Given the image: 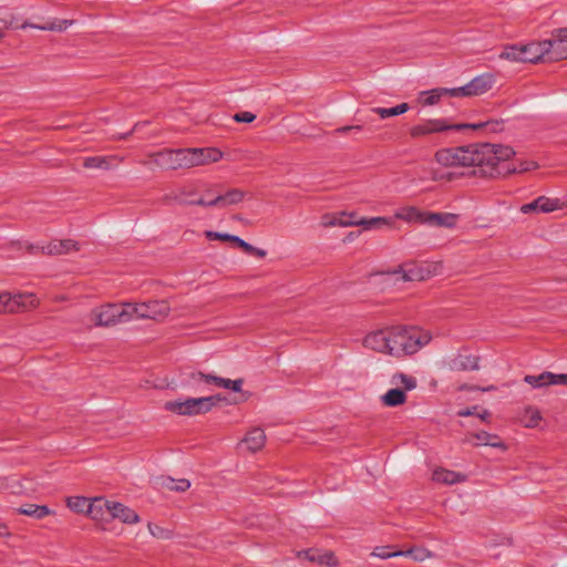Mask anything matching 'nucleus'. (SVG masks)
<instances>
[{
  "label": "nucleus",
  "mask_w": 567,
  "mask_h": 567,
  "mask_svg": "<svg viewBox=\"0 0 567 567\" xmlns=\"http://www.w3.org/2000/svg\"><path fill=\"white\" fill-rule=\"evenodd\" d=\"M515 152L498 144H471L436 152L435 159L444 166L476 167L475 174L486 177H502L513 173L529 172L538 167L534 161L509 162Z\"/></svg>",
  "instance_id": "f257e3e1"
},
{
  "label": "nucleus",
  "mask_w": 567,
  "mask_h": 567,
  "mask_svg": "<svg viewBox=\"0 0 567 567\" xmlns=\"http://www.w3.org/2000/svg\"><path fill=\"white\" fill-rule=\"evenodd\" d=\"M430 340L431 336L426 331L415 327H394L367 334L363 339V346L400 359L416 353Z\"/></svg>",
  "instance_id": "f03ea898"
},
{
  "label": "nucleus",
  "mask_w": 567,
  "mask_h": 567,
  "mask_svg": "<svg viewBox=\"0 0 567 567\" xmlns=\"http://www.w3.org/2000/svg\"><path fill=\"white\" fill-rule=\"evenodd\" d=\"M219 400L215 395L173 400L165 402L164 409L178 415L194 416L209 412Z\"/></svg>",
  "instance_id": "7ed1b4c3"
},
{
  "label": "nucleus",
  "mask_w": 567,
  "mask_h": 567,
  "mask_svg": "<svg viewBox=\"0 0 567 567\" xmlns=\"http://www.w3.org/2000/svg\"><path fill=\"white\" fill-rule=\"evenodd\" d=\"M546 41L530 42L524 45H508L499 54L501 59L512 62L537 63L547 59Z\"/></svg>",
  "instance_id": "20e7f679"
},
{
  "label": "nucleus",
  "mask_w": 567,
  "mask_h": 567,
  "mask_svg": "<svg viewBox=\"0 0 567 567\" xmlns=\"http://www.w3.org/2000/svg\"><path fill=\"white\" fill-rule=\"evenodd\" d=\"M187 152L186 148L178 150H163L156 153L147 154V159L142 161L141 164L154 169H182L188 168L187 166Z\"/></svg>",
  "instance_id": "39448f33"
},
{
  "label": "nucleus",
  "mask_w": 567,
  "mask_h": 567,
  "mask_svg": "<svg viewBox=\"0 0 567 567\" xmlns=\"http://www.w3.org/2000/svg\"><path fill=\"white\" fill-rule=\"evenodd\" d=\"M90 321L95 327H114L118 323L130 322L128 313L125 311L124 302L104 303L93 308L89 313Z\"/></svg>",
  "instance_id": "423d86ee"
},
{
  "label": "nucleus",
  "mask_w": 567,
  "mask_h": 567,
  "mask_svg": "<svg viewBox=\"0 0 567 567\" xmlns=\"http://www.w3.org/2000/svg\"><path fill=\"white\" fill-rule=\"evenodd\" d=\"M124 306L130 321L135 319L163 321L171 312V307L166 300H151L141 303L124 302Z\"/></svg>",
  "instance_id": "0eeeda50"
},
{
  "label": "nucleus",
  "mask_w": 567,
  "mask_h": 567,
  "mask_svg": "<svg viewBox=\"0 0 567 567\" xmlns=\"http://www.w3.org/2000/svg\"><path fill=\"white\" fill-rule=\"evenodd\" d=\"M39 306V299L34 293L24 292L11 295L9 292L0 293V313L22 312Z\"/></svg>",
  "instance_id": "6e6552de"
},
{
  "label": "nucleus",
  "mask_w": 567,
  "mask_h": 567,
  "mask_svg": "<svg viewBox=\"0 0 567 567\" xmlns=\"http://www.w3.org/2000/svg\"><path fill=\"white\" fill-rule=\"evenodd\" d=\"M197 189L193 186H184L163 196L162 200L165 204H178L183 206H200L208 207L205 197L197 196Z\"/></svg>",
  "instance_id": "1a4fd4ad"
},
{
  "label": "nucleus",
  "mask_w": 567,
  "mask_h": 567,
  "mask_svg": "<svg viewBox=\"0 0 567 567\" xmlns=\"http://www.w3.org/2000/svg\"><path fill=\"white\" fill-rule=\"evenodd\" d=\"M450 130L462 131L465 130L463 124H447L443 118H432L411 127L410 134L412 137H421L430 134L442 133Z\"/></svg>",
  "instance_id": "9d476101"
},
{
  "label": "nucleus",
  "mask_w": 567,
  "mask_h": 567,
  "mask_svg": "<svg viewBox=\"0 0 567 567\" xmlns=\"http://www.w3.org/2000/svg\"><path fill=\"white\" fill-rule=\"evenodd\" d=\"M548 61H560L567 59V28L556 29L551 32V38L545 40Z\"/></svg>",
  "instance_id": "9b49d317"
},
{
  "label": "nucleus",
  "mask_w": 567,
  "mask_h": 567,
  "mask_svg": "<svg viewBox=\"0 0 567 567\" xmlns=\"http://www.w3.org/2000/svg\"><path fill=\"white\" fill-rule=\"evenodd\" d=\"M188 168L205 166L223 158V152L215 147L186 148Z\"/></svg>",
  "instance_id": "f8f14e48"
},
{
  "label": "nucleus",
  "mask_w": 567,
  "mask_h": 567,
  "mask_svg": "<svg viewBox=\"0 0 567 567\" xmlns=\"http://www.w3.org/2000/svg\"><path fill=\"white\" fill-rule=\"evenodd\" d=\"M443 364L450 371H475L480 368V358L464 349L444 360Z\"/></svg>",
  "instance_id": "ddd939ff"
},
{
  "label": "nucleus",
  "mask_w": 567,
  "mask_h": 567,
  "mask_svg": "<svg viewBox=\"0 0 567 567\" xmlns=\"http://www.w3.org/2000/svg\"><path fill=\"white\" fill-rule=\"evenodd\" d=\"M298 558H305L311 563H317L319 565L337 567L339 566V560L336 557L334 553L331 550H321L310 548L307 550H300L297 553Z\"/></svg>",
  "instance_id": "4468645a"
},
{
  "label": "nucleus",
  "mask_w": 567,
  "mask_h": 567,
  "mask_svg": "<svg viewBox=\"0 0 567 567\" xmlns=\"http://www.w3.org/2000/svg\"><path fill=\"white\" fill-rule=\"evenodd\" d=\"M524 381L535 389L545 388L548 385H567V373L555 374L551 372H543L538 375H526Z\"/></svg>",
  "instance_id": "2eb2a0df"
},
{
  "label": "nucleus",
  "mask_w": 567,
  "mask_h": 567,
  "mask_svg": "<svg viewBox=\"0 0 567 567\" xmlns=\"http://www.w3.org/2000/svg\"><path fill=\"white\" fill-rule=\"evenodd\" d=\"M123 161L124 157L120 155L87 156L83 158L82 165L86 169L111 171Z\"/></svg>",
  "instance_id": "dca6fc26"
},
{
  "label": "nucleus",
  "mask_w": 567,
  "mask_h": 567,
  "mask_svg": "<svg viewBox=\"0 0 567 567\" xmlns=\"http://www.w3.org/2000/svg\"><path fill=\"white\" fill-rule=\"evenodd\" d=\"M266 443V434L264 430L256 427L246 433L243 440L238 443V450L256 453L260 451Z\"/></svg>",
  "instance_id": "f3484780"
},
{
  "label": "nucleus",
  "mask_w": 567,
  "mask_h": 567,
  "mask_svg": "<svg viewBox=\"0 0 567 567\" xmlns=\"http://www.w3.org/2000/svg\"><path fill=\"white\" fill-rule=\"evenodd\" d=\"M246 193L239 188H231L225 194H217L207 200L208 207L225 208L231 205H237L245 199Z\"/></svg>",
  "instance_id": "a211bd4d"
},
{
  "label": "nucleus",
  "mask_w": 567,
  "mask_h": 567,
  "mask_svg": "<svg viewBox=\"0 0 567 567\" xmlns=\"http://www.w3.org/2000/svg\"><path fill=\"white\" fill-rule=\"evenodd\" d=\"M110 517L128 525L137 524L141 520L135 511L118 502L112 503Z\"/></svg>",
  "instance_id": "6ab92c4d"
},
{
  "label": "nucleus",
  "mask_w": 567,
  "mask_h": 567,
  "mask_svg": "<svg viewBox=\"0 0 567 567\" xmlns=\"http://www.w3.org/2000/svg\"><path fill=\"white\" fill-rule=\"evenodd\" d=\"M458 219V215L452 213H429L426 212L423 224L453 228L455 227Z\"/></svg>",
  "instance_id": "aec40b11"
},
{
  "label": "nucleus",
  "mask_w": 567,
  "mask_h": 567,
  "mask_svg": "<svg viewBox=\"0 0 567 567\" xmlns=\"http://www.w3.org/2000/svg\"><path fill=\"white\" fill-rule=\"evenodd\" d=\"M112 503L104 497L91 498L87 516L94 520H106V515L111 513Z\"/></svg>",
  "instance_id": "412c9836"
},
{
  "label": "nucleus",
  "mask_w": 567,
  "mask_h": 567,
  "mask_svg": "<svg viewBox=\"0 0 567 567\" xmlns=\"http://www.w3.org/2000/svg\"><path fill=\"white\" fill-rule=\"evenodd\" d=\"M78 249V243L72 239L52 240L43 247V251L49 255H62Z\"/></svg>",
  "instance_id": "4be33fe9"
},
{
  "label": "nucleus",
  "mask_w": 567,
  "mask_h": 567,
  "mask_svg": "<svg viewBox=\"0 0 567 567\" xmlns=\"http://www.w3.org/2000/svg\"><path fill=\"white\" fill-rule=\"evenodd\" d=\"M408 400V394L404 390L392 388L380 396V402L386 408H396L403 405Z\"/></svg>",
  "instance_id": "5701e85b"
},
{
  "label": "nucleus",
  "mask_w": 567,
  "mask_h": 567,
  "mask_svg": "<svg viewBox=\"0 0 567 567\" xmlns=\"http://www.w3.org/2000/svg\"><path fill=\"white\" fill-rule=\"evenodd\" d=\"M494 84V76L485 73L474 78L468 82L471 93L473 96L482 95L489 91Z\"/></svg>",
  "instance_id": "b1692460"
},
{
  "label": "nucleus",
  "mask_w": 567,
  "mask_h": 567,
  "mask_svg": "<svg viewBox=\"0 0 567 567\" xmlns=\"http://www.w3.org/2000/svg\"><path fill=\"white\" fill-rule=\"evenodd\" d=\"M432 480L437 483L452 485L464 482L466 476L461 473L440 467L433 471Z\"/></svg>",
  "instance_id": "393cba45"
},
{
  "label": "nucleus",
  "mask_w": 567,
  "mask_h": 567,
  "mask_svg": "<svg viewBox=\"0 0 567 567\" xmlns=\"http://www.w3.org/2000/svg\"><path fill=\"white\" fill-rule=\"evenodd\" d=\"M391 384L395 388H399L401 390H404L405 393L409 391L414 390L417 386V380L415 377L403 373V372H396L391 377L390 380Z\"/></svg>",
  "instance_id": "a878e982"
},
{
  "label": "nucleus",
  "mask_w": 567,
  "mask_h": 567,
  "mask_svg": "<svg viewBox=\"0 0 567 567\" xmlns=\"http://www.w3.org/2000/svg\"><path fill=\"white\" fill-rule=\"evenodd\" d=\"M542 421L540 411L535 406H526L519 415V422L525 427H536Z\"/></svg>",
  "instance_id": "bb28decb"
},
{
  "label": "nucleus",
  "mask_w": 567,
  "mask_h": 567,
  "mask_svg": "<svg viewBox=\"0 0 567 567\" xmlns=\"http://www.w3.org/2000/svg\"><path fill=\"white\" fill-rule=\"evenodd\" d=\"M426 212H421L414 206H406L401 208L395 217L401 220H405L408 223H421L423 224V219L425 218Z\"/></svg>",
  "instance_id": "cd10ccee"
},
{
  "label": "nucleus",
  "mask_w": 567,
  "mask_h": 567,
  "mask_svg": "<svg viewBox=\"0 0 567 567\" xmlns=\"http://www.w3.org/2000/svg\"><path fill=\"white\" fill-rule=\"evenodd\" d=\"M474 439H476V445H486L492 447H498L502 450H506V445L503 443V441L496 435L492 434L485 431L477 432L472 435Z\"/></svg>",
  "instance_id": "c85d7f7f"
},
{
  "label": "nucleus",
  "mask_w": 567,
  "mask_h": 567,
  "mask_svg": "<svg viewBox=\"0 0 567 567\" xmlns=\"http://www.w3.org/2000/svg\"><path fill=\"white\" fill-rule=\"evenodd\" d=\"M400 276L403 281L423 280V271L415 265H404L393 272Z\"/></svg>",
  "instance_id": "c756f323"
},
{
  "label": "nucleus",
  "mask_w": 567,
  "mask_h": 567,
  "mask_svg": "<svg viewBox=\"0 0 567 567\" xmlns=\"http://www.w3.org/2000/svg\"><path fill=\"white\" fill-rule=\"evenodd\" d=\"M444 95H447L445 87H437L430 91H423L419 95V103H421L424 106L435 105Z\"/></svg>",
  "instance_id": "7c9ffc66"
},
{
  "label": "nucleus",
  "mask_w": 567,
  "mask_h": 567,
  "mask_svg": "<svg viewBox=\"0 0 567 567\" xmlns=\"http://www.w3.org/2000/svg\"><path fill=\"white\" fill-rule=\"evenodd\" d=\"M538 209L540 213L548 214L564 208V203L559 198L546 196L537 197Z\"/></svg>",
  "instance_id": "2f4dec72"
},
{
  "label": "nucleus",
  "mask_w": 567,
  "mask_h": 567,
  "mask_svg": "<svg viewBox=\"0 0 567 567\" xmlns=\"http://www.w3.org/2000/svg\"><path fill=\"white\" fill-rule=\"evenodd\" d=\"M18 513L40 519L50 515L51 509L45 505L28 504L18 508Z\"/></svg>",
  "instance_id": "473e14b6"
},
{
  "label": "nucleus",
  "mask_w": 567,
  "mask_h": 567,
  "mask_svg": "<svg viewBox=\"0 0 567 567\" xmlns=\"http://www.w3.org/2000/svg\"><path fill=\"white\" fill-rule=\"evenodd\" d=\"M66 506L78 514H89L90 498L84 496H71L66 499Z\"/></svg>",
  "instance_id": "72a5a7b5"
},
{
  "label": "nucleus",
  "mask_w": 567,
  "mask_h": 567,
  "mask_svg": "<svg viewBox=\"0 0 567 567\" xmlns=\"http://www.w3.org/2000/svg\"><path fill=\"white\" fill-rule=\"evenodd\" d=\"M408 103H401L393 107H373L371 111L378 114L381 118H388L391 116H398L409 111Z\"/></svg>",
  "instance_id": "f704fd0d"
},
{
  "label": "nucleus",
  "mask_w": 567,
  "mask_h": 567,
  "mask_svg": "<svg viewBox=\"0 0 567 567\" xmlns=\"http://www.w3.org/2000/svg\"><path fill=\"white\" fill-rule=\"evenodd\" d=\"M402 556H410L415 561H424L426 559L433 558L434 554L424 547H412L408 550H401Z\"/></svg>",
  "instance_id": "c9c22d12"
},
{
  "label": "nucleus",
  "mask_w": 567,
  "mask_h": 567,
  "mask_svg": "<svg viewBox=\"0 0 567 567\" xmlns=\"http://www.w3.org/2000/svg\"><path fill=\"white\" fill-rule=\"evenodd\" d=\"M205 237L209 240H224V241H228V243H234L239 248H240L241 241H245L244 239H241L238 236L226 234V233L213 231V230H206Z\"/></svg>",
  "instance_id": "e433bc0d"
},
{
  "label": "nucleus",
  "mask_w": 567,
  "mask_h": 567,
  "mask_svg": "<svg viewBox=\"0 0 567 567\" xmlns=\"http://www.w3.org/2000/svg\"><path fill=\"white\" fill-rule=\"evenodd\" d=\"M390 224L391 221L386 217L360 218L358 221V226H362L365 230L379 228Z\"/></svg>",
  "instance_id": "4c0bfd02"
},
{
  "label": "nucleus",
  "mask_w": 567,
  "mask_h": 567,
  "mask_svg": "<svg viewBox=\"0 0 567 567\" xmlns=\"http://www.w3.org/2000/svg\"><path fill=\"white\" fill-rule=\"evenodd\" d=\"M464 125H465V128H472V130L487 128L491 132H499L503 130V121H498V120H489L486 122L464 124Z\"/></svg>",
  "instance_id": "58836bf2"
},
{
  "label": "nucleus",
  "mask_w": 567,
  "mask_h": 567,
  "mask_svg": "<svg viewBox=\"0 0 567 567\" xmlns=\"http://www.w3.org/2000/svg\"><path fill=\"white\" fill-rule=\"evenodd\" d=\"M193 383H205L207 385L213 384L215 386L218 385L219 377L210 374V373H203V372H193L189 375Z\"/></svg>",
  "instance_id": "ea45409f"
},
{
  "label": "nucleus",
  "mask_w": 567,
  "mask_h": 567,
  "mask_svg": "<svg viewBox=\"0 0 567 567\" xmlns=\"http://www.w3.org/2000/svg\"><path fill=\"white\" fill-rule=\"evenodd\" d=\"M371 555L380 559H388L392 557H400L402 556V553L401 550H391L390 546H378Z\"/></svg>",
  "instance_id": "a19ab883"
},
{
  "label": "nucleus",
  "mask_w": 567,
  "mask_h": 567,
  "mask_svg": "<svg viewBox=\"0 0 567 567\" xmlns=\"http://www.w3.org/2000/svg\"><path fill=\"white\" fill-rule=\"evenodd\" d=\"M243 384H244L243 379L230 380V379H225V378L219 377L217 388L231 390L234 392H241Z\"/></svg>",
  "instance_id": "79ce46f5"
},
{
  "label": "nucleus",
  "mask_w": 567,
  "mask_h": 567,
  "mask_svg": "<svg viewBox=\"0 0 567 567\" xmlns=\"http://www.w3.org/2000/svg\"><path fill=\"white\" fill-rule=\"evenodd\" d=\"M360 218L357 217L354 213H341L339 214V226L340 227H350L358 226V221Z\"/></svg>",
  "instance_id": "37998d69"
},
{
  "label": "nucleus",
  "mask_w": 567,
  "mask_h": 567,
  "mask_svg": "<svg viewBox=\"0 0 567 567\" xmlns=\"http://www.w3.org/2000/svg\"><path fill=\"white\" fill-rule=\"evenodd\" d=\"M166 487L169 488L171 491L185 492L190 487V483L188 480L184 478L178 481L169 478L168 482L166 483Z\"/></svg>",
  "instance_id": "c03bdc74"
},
{
  "label": "nucleus",
  "mask_w": 567,
  "mask_h": 567,
  "mask_svg": "<svg viewBox=\"0 0 567 567\" xmlns=\"http://www.w3.org/2000/svg\"><path fill=\"white\" fill-rule=\"evenodd\" d=\"M446 92L447 95L453 97L473 96L468 83L460 87L446 89Z\"/></svg>",
  "instance_id": "a18cd8bd"
},
{
  "label": "nucleus",
  "mask_w": 567,
  "mask_h": 567,
  "mask_svg": "<svg viewBox=\"0 0 567 567\" xmlns=\"http://www.w3.org/2000/svg\"><path fill=\"white\" fill-rule=\"evenodd\" d=\"M240 248H241L245 252H247V254H249V255H254V256H256V257H258V258H264V257L266 256V250L260 249V248H256V247H254L252 245H250V244H249V243H247V241H241V244H240Z\"/></svg>",
  "instance_id": "49530a36"
},
{
  "label": "nucleus",
  "mask_w": 567,
  "mask_h": 567,
  "mask_svg": "<svg viewBox=\"0 0 567 567\" xmlns=\"http://www.w3.org/2000/svg\"><path fill=\"white\" fill-rule=\"evenodd\" d=\"M233 118L238 123H251L256 120V115L250 112L236 113Z\"/></svg>",
  "instance_id": "de8ad7c7"
},
{
  "label": "nucleus",
  "mask_w": 567,
  "mask_h": 567,
  "mask_svg": "<svg viewBox=\"0 0 567 567\" xmlns=\"http://www.w3.org/2000/svg\"><path fill=\"white\" fill-rule=\"evenodd\" d=\"M321 224L323 227L339 226V215L326 214L322 216Z\"/></svg>",
  "instance_id": "09e8293b"
},
{
  "label": "nucleus",
  "mask_w": 567,
  "mask_h": 567,
  "mask_svg": "<svg viewBox=\"0 0 567 567\" xmlns=\"http://www.w3.org/2000/svg\"><path fill=\"white\" fill-rule=\"evenodd\" d=\"M351 130H355L357 133H360V132H362L363 126L362 125H346V126H341V127H338V128L334 130V134L343 135V134L350 133Z\"/></svg>",
  "instance_id": "8fccbe9b"
},
{
  "label": "nucleus",
  "mask_w": 567,
  "mask_h": 567,
  "mask_svg": "<svg viewBox=\"0 0 567 567\" xmlns=\"http://www.w3.org/2000/svg\"><path fill=\"white\" fill-rule=\"evenodd\" d=\"M537 198L533 200L532 203L524 204L520 206V213L523 214H530V213H540L538 209Z\"/></svg>",
  "instance_id": "3c124183"
},
{
  "label": "nucleus",
  "mask_w": 567,
  "mask_h": 567,
  "mask_svg": "<svg viewBox=\"0 0 567 567\" xmlns=\"http://www.w3.org/2000/svg\"><path fill=\"white\" fill-rule=\"evenodd\" d=\"M147 528L154 537H158V538L165 537V530L162 527L154 525L152 523H148Z\"/></svg>",
  "instance_id": "603ef678"
},
{
  "label": "nucleus",
  "mask_w": 567,
  "mask_h": 567,
  "mask_svg": "<svg viewBox=\"0 0 567 567\" xmlns=\"http://www.w3.org/2000/svg\"><path fill=\"white\" fill-rule=\"evenodd\" d=\"M58 21L56 20H53L51 22H48L45 23L44 25H31L32 28H38L40 30H44V31H58Z\"/></svg>",
  "instance_id": "864d4df0"
},
{
  "label": "nucleus",
  "mask_w": 567,
  "mask_h": 567,
  "mask_svg": "<svg viewBox=\"0 0 567 567\" xmlns=\"http://www.w3.org/2000/svg\"><path fill=\"white\" fill-rule=\"evenodd\" d=\"M56 21L59 23L58 32L66 30L69 27L73 25L75 22L74 20H69V19H62V20H56Z\"/></svg>",
  "instance_id": "5fc2aeb1"
},
{
  "label": "nucleus",
  "mask_w": 567,
  "mask_h": 567,
  "mask_svg": "<svg viewBox=\"0 0 567 567\" xmlns=\"http://www.w3.org/2000/svg\"><path fill=\"white\" fill-rule=\"evenodd\" d=\"M12 24L11 20L0 18V38L4 35V31Z\"/></svg>",
  "instance_id": "6e6d98bb"
},
{
  "label": "nucleus",
  "mask_w": 567,
  "mask_h": 567,
  "mask_svg": "<svg viewBox=\"0 0 567 567\" xmlns=\"http://www.w3.org/2000/svg\"><path fill=\"white\" fill-rule=\"evenodd\" d=\"M477 406H473V408H468V409H465V410H461L457 412V415L458 416H470V415H474L475 414V411H476Z\"/></svg>",
  "instance_id": "4d7b16f0"
},
{
  "label": "nucleus",
  "mask_w": 567,
  "mask_h": 567,
  "mask_svg": "<svg viewBox=\"0 0 567 567\" xmlns=\"http://www.w3.org/2000/svg\"><path fill=\"white\" fill-rule=\"evenodd\" d=\"M135 128H136V125L133 127V130H131V131H130V132H127V133L114 135V136H113V140H118V141H120V140H125V138H127L128 136H131V135L133 134V132L135 131Z\"/></svg>",
  "instance_id": "13d9d810"
},
{
  "label": "nucleus",
  "mask_w": 567,
  "mask_h": 567,
  "mask_svg": "<svg viewBox=\"0 0 567 567\" xmlns=\"http://www.w3.org/2000/svg\"><path fill=\"white\" fill-rule=\"evenodd\" d=\"M478 416L483 421H486L489 417V412L487 410H484L482 413L478 414Z\"/></svg>",
  "instance_id": "bf43d9fd"
},
{
  "label": "nucleus",
  "mask_w": 567,
  "mask_h": 567,
  "mask_svg": "<svg viewBox=\"0 0 567 567\" xmlns=\"http://www.w3.org/2000/svg\"><path fill=\"white\" fill-rule=\"evenodd\" d=\"M205 195H206V199H210L213 198L215 195L213 194V188L212 187H208L205 192Z\"/></svg>",
  "instance_id": "052dcab7"
},
{
  "label": "nucleus",
  "mask_w": 567,
  "mask_h": 567,
  "mask_svg": "<svg viewBox=\"0 0 567 567\" xmlns=\"http://www.w3.org/2000/svg\"><path fill=\"white\" fill-rule=\"evenodd\" d=\"M53 300H54V301H58V302H60V301H65V300H66V297H65V296H56V297H54V298H53Z\"/></svg>",
  "instance_id": "680f3d73"
},
{
  "label": "nucleus",
  "mask_w": 567,
  "mask_h": 567,
  "mask_svg": "<svg viewBox=\"0 0 567 567\" xmlns=\"http://www.w3.org/2000/svg\"><path fill=\"white\" fill-rule=\"evenodd\" d=\"M494 389H495V386H494V385H491V386H488V388L483 389V391H492V390H494Z\"/></svg>",
  "instance_id": "e2e57ef3"
},
{
  "label": "nucleus",
  "mask_w": 567,
  "mask_h": 567,
  "mask_svg": "<svg viewBox=\"0 0 567 567\" xmlns=\"http://www.w3.org/2000/svg\"><path fill=\"white\" fill-rule=\"evenodd\" d=\"M2 536H3V533L0 532V537H2Z\"/></svg>",
  "instance_id": "0e129e2a"
}]
</instances>
